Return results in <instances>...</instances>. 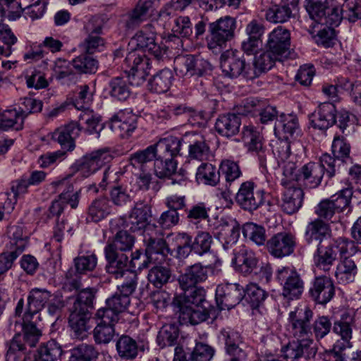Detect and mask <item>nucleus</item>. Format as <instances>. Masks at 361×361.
Listing matches in <instances>:
<instances>
[{
    "instance_id": "obj_9",
    "label": "nucleus",
    "mask_w": 361,
    "mask_h": 361,
    "mask_svg": "<svg viewBox=\"0 0 361 361\" xmlns=\"http://www.w3.org/2000/svg\"><path fill=\"white\" fill-rule=\"evenodd\" d=\"M361 16V7L356 0H345L341 7H329L322 16L317 23L326 27H337L343 18L355 22Z\"/></svg>"
},
{
    "instance_id": "obj_41",
    "label": "nucleus",
    "mask_w": 361,
    "mask_h": 361,
    "mask_svg": "<svg viewBox=\"0 0 361 361\" xmlns=\"http://www.w3.org/2000/svg\"><path fill=\"white\" fill-rule=\"evenodd\" d=\"M357 274V267L355 261L345 257L341 259L336 267L335 277L341 284H348L355 281Z\"/></svg>"
},
{
    "instance_id": "obj_33",
    "label": "nucleus",
    "mask_w": 361,
    "mask_h": 361,
    "mask_svg": "<svg viewBox=\"0 0 361 361\" xmlns=\"http://www.w3.org/2000/svg\"><path fill=\"white\" fill-rule=\"evenodd\" d=\"M303 199L304 192L300 187L286 185L282 197L281 209L286 214H293L302 207Z\"/></svg>"
},
{
    "instance_id": "obj_21",
    "label": "nucleus",
    "mask_w": 361,
    "mask_h": 361,
    "mask_svg": "<svg viewBox=\"0 0 361 361\" xmlns=\"http://www.w3.org/2000/svg\"><path fill=\"white\" fill-rule=\"evenodd\" d=\"M297 342L288 344L281 350V356L286 360H295L301 357L305 361H313L317 353V348L314 345L312 337L297 339Z\"/></svg>"
},
{
    "instance_id": "obj_43",
    "label": "nucleus",
    "mask_w": 361,
    "mask_h": 361,
    "mask_svg": "<svg viewBox=\"0 0 361 361\" xmlns=\"http://www.w3.org/2000/svg\"><path fill=\"white\" fill-rule=\"evenodd\" d=\"M154 145L148 146L146 149L138 150L129 156V164L134 168L145 171L148 164L152 163L157 157Z\"/></svg>"
},
{
    "instance_id": "obj_49",
    "label": "nucleus",
    "mask_w": 361,
    "mask_h": 361,
    "mask_svg": "<svg viewBox=\"0 0 361 361\" xmlns=\"http://www.w3.org/2000/svg\"><path fill=\"white\" fill-rule=\"evenodd\" d=\"M129 82L121 77H116L109 82V93L110 96L118 101H126L131 94Z\"/></svg>"
},
{
    "instance_id": "obj_53",
    "label": "nucleus",
    "mask_w": 361,
    "mask_h": 361,
    "mask_svg": "<svg viewBox=\"0 0 361 361\" xmlns=\"http://www.w3.org/2000/svg\"><path fill=\"white\" fill-rule=\"evenodd\" d=\"M96 290L92 288H83L80 290L75 298H71L73 300L72 307L80 310V311L90 312L93 307V301L95 298Z\"/></svg>"
},
{
    "instance_id": "obj_11",
    "label": "nucleus",
    "mask_w": 361,
    "mask_h": 361,
    "mask_svg": "<svg viewBox=\"0 0 361 361\" xmlns=\"http://www.w3.org/2000/svg\"><path fill=\"white\" fill-rule=\"evenodd\" d=\"M312 317L313 312L308 306L296 307L288 314L289 333L296 339L312 337Z\"/></svg>"
},
{
    "instance_id": "obj_3",
    "label": "nucleus",
    "mask_w": 361,
    "mask_h": 361,
    "mask_svg": "<svg viewBox=\"0 0 361 361\" xmlns=\"http://www.w3.org/2000/svg\"><path fill=\"white\" fill-rule=\"evenodd\" d=\"M352 195L353 188L347 187L330 198L322 200L315 207V214L319 217L317 219L337 221L339 214L349 207Z\"/></svg>"
},
{
    "instance_id": "obj_26",
    "label": "nucleus",
    "mask_w": 361,
    "mask_h": 361,
    "mask_svg": "<svg viewBox=\"0 0 361 361\" xmlns=\"http://www.w3.org/2000/svg\"><path fill=\"white\" fill-rule=\"evenodd\" d=\"M106 264V271L115 279L124 277L128 272H133L128 268L129 257L128 254L117 253L104 250Z\"/></svg>"
},
{
    "instance_id": "obj_13",
    "label": "nucleus",
    "mask_w": 361,
    "mask_h": 361,
    "mask_svg": "<svg viewBox=\"0 0 361 361\" xmlns=\"http://www.w3.org/2000/svg\"><path fill=\"white\" fill-rule=\"evenodd\" d=\"M124 62L130 68L126 72L128 73L130 84L135 86L143 84L152 68L150 59L144 54L133 51L127 54Z\"/></svg>"
},
{
    "instance_id": "obj_29",
    "label": "nucleus",
    "mask_w": 361,
    "mask_h": 361,
    "mask_svg": "<svg viewBox=\"0 0 361 361\" xmlns=\"http://www.w3.org/2000/svg\"><path fill=\"white\" fill-rule=\"evenodd\" d=\"M51 297V292L45 288H32L27 296V305L24 314L25 319H32L33 315L42 310Z\"/></svg>"
},
{
    "instance_id": "obj_36",
    "label": "nucleus",
    "mask_w": 361,
    "mask_h": 361,
    "mask_svg": "<svg viewBox=\"0 0 361 361\" xmlns=\"http://www.w3.org/2000/svg\"><path fill=\"white\" fill-rule=\"evenodd\" d=\"M74 70L73 61L62 59H57L52 68L53 75L63 84H74L78 81L79 76Z\"/></svg>"
},
{
    "instance_id": "obj_46",
    "label": "nucleus",
    "mask_w": 361,
    "mask_h": 361,
    "mask_svg": "<svg viewBox=\"0 0 361 361\" xmlns=\"http://www.w3.org/2000/svg\"><path fill=\"white\" fill-rule=\"evenodd\" d=\"M8 236L10 239L8 249L21 254L27 244V238L23 235V228L20 225H13L8 228Z\"/></svg>"
},
{
    "instance_id": "obj_56",
    "label": "nucleus",
    "mask_w": 361,
    "mask_h": 361,
    "mask_svg": "<svg viewBox=\"0 0 361 361\" xmlns=\"http://www.w3.org/2000/svg\"><path fill=\"white\" fill-rule=\"evenodd\" d=\"M173 35L169 36L171 40L180 37L188 38L192 34V27L190 18L187 16H180L174 20V25L172 27Z\"/></svg>"
},
{
    "instance_id": "obj_51",
    "label": "nucleus",
    "mask_w": 361,
    "mask_h": 361,
    "mask_svg": "<svg viewBox=\"0 0 361 361\" xmlns=\"http://www.w3.org/2000/svg\"><path fill=\"white\" fill-rule=\"evenodd\" d=\"M188 156L191 159L207 161L212 157V152L205 139L199 136L189 145Z\"/></svg>"
},
{
    "instance_id": "obj_12",
    "label": "nucleus",
    "mask_w": 361,
    "mask_h": 361,
    "mask_svg": "<svg viewBox=\"0 0 361 361\" xmlns=\"http://www.w3.org/2000/svg\"><path fill=\"white\" fill-rule=\"evenodd\" d=\"M276 279L283 286L282 295L288 300L298 299L304 291L305 283L293 268L283 267L276 271Z\"/></svg>"
},
{
    "instance_id": "obj_20",
    "label": "nucleus",
    "mask_w": 361,
    "mask_h": 361,
    "mask_svg": "<svg viewBox=\"0 0 361 361\" xmlns=\"http://www.w3.org/2000/svg\"><path fill=\"white\" fill-rule=\"evenodd\" d=\"M266 49L283 60L288 59L290 56V31L282 26L273 30L268 35Z\"/></svg>"
},
{
    "instance_id": "obj_48",
    "label": "nucleus",
    "mask_w": 361,
    "mask_h": 361,
    "mask_svg": "<svg viewBox=\"0 0 361 361\" xmlns=\"http://www.w3.org/2000/svg\"><path fill=\"white\" fill-rule=\"evenodd\" d=\"M197 181L200 183L215 186L219 182L220 172L212 164L202 163L196 173Z\"/></svg>"
},
{
    "instance_id": "obj_45",
    "label": "nucleus",
    "mask_w": 361,
    "mask_h": 361,
    "mask_svg": "<svg viewBox=\"0 0 361 361\" xmlns=\"http://www.w3.org/2000/svg\"><path fill=\"white\" fill-rule=\"evenodd\" d=\"M173 79V75L170 69H162L149 81V89L151 92L158 94L166 92L172 84Z\"/></svg>"
},
{
    "instance_id": "obj_39",
    "label": "nucleus",
    "mask_w": 361,
    "mask_h": 361,
    "mask_svg": "<svg viewBox=\"0 0 361 361\" xmlns=\"http://www.w3.org/2000/svg\"><path fill=\"white\" fill-rule=\"evenodd\" d=\"M6 361H30L33 360L22 341L21 334H17L8 344L6 355Z\"/></svg>"
},
{
    "instance_id": "obj_35",
    "label": "nucleus",
    "mask_w": 361,
    "mask_h": 361,
    "mask_svg": "<svg viewBox=\"0 0 361 361\" xmlns=\"http://www.w3.org/2000/svg\"><path fill=\"white\" fill-rule=\"evenodd\" d=\"M205 293V290L201 286H195L190 288L189 290H184L183 294H180L174 298L173 305L176 307L204 305L207 303Z\"/></svg>"
},
{
    "instance_id": "obj_30",
    "label": "nucleus",
    "mask_w": 361,
    "mask_h": 361,
    "mask_svg": "<svg viewBox=\"0 0 361 361\" xmlns=\"http://www.w3.org/2000/svg\"><path fill=\"white\" fill-rule=\"evenodd\" d=\"M329 233V224L321 219H315L307 224L305 233V240L309 245L319 246L324 243Z\"/></svg>"
},
{
    "instance_id": "obj_17",
    "label": "nucleus",
    "mask_w": 361,
    "mask_h": 361,
    "mask_svg": "<svg viewBox=\"0 0 361 361\" xmlns=\"http://www.w3.org/2000/svg\"><path fill=\"white\" fill-rule=\"evenodd\" d=\"M264 190L255 189L252 181L243 183L235 195V201L238 206L245 211L252 212L264 203Z\"/></svg>"
},
{
    "instance_id": "obj_4",
    "label": "nucleus",
    "mask_w": 361,
    "mask_h": 361,
    "mask_svg": "<svg viewBox=\"0 0 361 361\" xmlns=\"http://www.w3.org/2000/svg\"><path fill=\"white\" fill-rule=\"evenodd\" d=\"M209 262H197L188 266L183 274L179 275L178 281L183 290H189L190 288L204 283L208 278V271H213L221 265V259L214 254L209 255Z\"/></svg>"
},
{
    "instance_id": "obj_60",
    "label": "nucleus",
    "mask_w": 361,
    "mask_h": 361,
    "mask_svg": "<svg viewBox=\"0 0 361 361\" xmlns=\"http://www.w3.org/2000/svg\"><path fill=\"white\" fill-rule=\"evenodd\" d=\"M178 327L175 324H164L157 335V342L161 348L171 346L176 343L178 337Z\"/></svg>"
},
{
    "instance_id": "obj_40",
    "label": "nucleus",
    "mask_w": 361,
    "mask_h": 361,
    "mask_svg": "<svg viewBox=\"0 0 361 361\" xmlns=\"http://www.w3.org/2000/svg\"><path fill=\"white\" fill-rule=\"evenodd\" d=\"M134 243V236L126 231L121 230L116 233L112 241H108L104 250L128 255V252L132 250Z\"/></svg>"
},
{
    "instance_id": "obj_5",
    "label": "nucleus",
    "mask_w": 361,
    "mask_h": 361,
    "mask_svg": "<svg viewBox=\"0 0 361 361\" xmlns=\"http://www.w3.org/2000/svg\"><path fill=\"white\" fill-rule=\"evenodd\" d=\"M236 23L233 18L224 16L209 24L207 47L213 51H220L234 37Z\"/></svg>"
},
{
    "instance_id": "obj_61",
    "label": "nucleus",
    "mask_w": 361,
    "mask_h": 361,
    "mask_svg": "<svg viewBox=\"0 0 361 361\" xmlns=\"http://www.w3.org/2000/svg\"><path fill=\"white\" fill-rule=\"evenodd\" d=\"M73 264L75 271L80 274H86L94 270L97 264V257L94 253L86 252L74 258Z\"/></svg>"
},
{
    "instance_id": "obj_57",
    "label": "nucleus",
    "mask_w": 361,
    "mask_h": 361,
    "mask_svg": "<svg viewBox=\"0 0 361 361\" xmlns=\"http://www.w3.org/2000/svg\"><path fill=\"white\" fill-rule=\"evenodd\" d=\"M267 295V293L256 283H250L245 289L244 298L253 309L259 307Z\"/></svg>"
},
{
    "instance_id": "obj_64",
    "label": "nucleus",
    "mask_w": 361,
    "mask_h": 361,
    "mask_svg": "<svg viewBox=\"0 0 361 361\" xmlns=\"http://www.w3.org/2000/svg\"><path fill=\"white\" fill-rule=\"evenodd\" d=\"M177 162L174 159L157 157L154 162V172L159 178H169L175 173Z\"/></svg>"
},
{
    "instance_id": "obj_52",
    "label": "nucleus",
    "mask_w": 361,
    "mask_h": 361,
    "mask_svg": "<svg viewBox=\"0 0 361 361\" xmlns=\"http://www.w3.org/2000/svg\"><path fill=\"white\" fill-rule=\"evenodd\" d=\"M242 233L245 238L259 246L264 245L267 241L264 227L253 222L245 223L242 227Z\"/></svg>"
},
{
    "instance_id": "obj_14",
    "label": "nucleus",
    "mask_w": 361,
    "mask_h": 361,
    "mask_svg": "<svg viewBox=\"0 0 361 361\" xmlns=\"http://www.w3.org/2000/svg\"><path fill=\"white\" fill-rule=\"evenodd\" d=\"M242 139L248 152L257 157L260 167L266 170L271 152L263 143L259 132L252 126H245L243 128Z\"/></svg>"
},
{
    "instance_id": "obj_25",
    "label": "nucleus",
    "mask_w": 361,
    "mask_h": 361,
    "mask_svg": "<svg viewBox=\"0 0 361 361\" xmlns=\"http://www.w3.org/2000/svg\"><path fill=\"white\" fill-rule=\"evenodd\" d=\"M153 232L157 234L156 231L144 234L143 241L148 257L152 263L156 264L164 261L171 250L166 241L161 237L154 235Z\"/></svg>"
},
{
    "instance_id": "obj_23",
    "label": "nucleus",
    "mask_w": 361,
    "mask_h": 361,
    "mask_svg": "<svg viewBox=\"0 0 361 361\" xmlns=\"http://www.w3.org/2000/svg\"><path fill=\"white\" fill-rule=\"evenodd\" d=\"M356 326L355 314L348 312L343 313L339 319L334 321L332 326L333 332L341 338L342 342L338 341L334 345V349L342 350L350 347V340L353 336V328Z\"/></svg>"
},
{
    "instance_id": "obj_16",
    "label": "nucleus",
    "mask_w": 361,
    "mask_h": 361,
    "mask_svg": "<svg viewBox=\"0 0 361 361\" xmlns=\"http://www.w3.org/2000/svg\"><path fill=\"white\" fill-rule=\"evenodd\" d=\"M152 216L151 207L143 202H135L126 221V227L132 232L142 231L144 234L156 231L157 226L149 224Z\"/></svg>"
},
{
    "instance_id": "obj_22",
    "label": "nucleus",
    "mask_w": 361,
    "mask_h": 361,
    "mask_svg": "<svg viewBox=\"0 0 361 361\" xmlns=\"http://www.w3.org/2000/svg\"><path fill=\"white\" fill-rule=\"evenodd\" d=\"M309 297L315 303L325 305L335 295V286L333 280L326 276L314 278L308 290Z\"/></svg>"
},
{
    "instance_id": "obj_2",
    "label": "nucleus",
    "mask_w": 361,
    "mask_h": 361,
    "mask_svg": "<svg viewBox=\"0 0 361 361\" xmlns=\"http://www.w3.org/2000/svg\"><path fill=\"white\" fill-rule=\"evenodd\" d=\"M357 252L354 241L344 237L334 240L328 244L317 246L313 255L315 267L324 271H329L337 259V254L352 255Z\"/></svg>"
},
{
    "instance_id": "obj_37",
    "label": "nucleus",
    "mask_w": 361,
    "mask_h": 361,
    "mask_svg": "<svg viewBox=\"0 0 361 361\" xmlns=\"http://www.w3.org/2000/svg\"><path fill=\"white\" fill-rule=\"evenodd\" d=\"M180 140L174 136L160 139L154 145L157 157L164 159H174L180 150Z\"/></svg>"
},
{
    "instance_id": "obj_32",
    "label": "nucleus",
    "mask_w": 361,
    "mask_h": 361,
    "mask_svg": "<svg viewBox=\"0 0 361 361\" xmlns=\"http://www.w3.org/2000/svg\"><path fill=\"white\" fill-rule=\"evenodd\" d=\"M68 317L69 326L74 334V336L82 340L87 335V323L90 319V312L80 311V310L69 307Z\"/></svg>"
},
{
    "instance_id": "obj_24",
    "label": "nucleus",
    "mask_w": 361,
    "mask_h": 361,
    "mask_svg": "<svg viewBox=\"0 0 361 361\" xmlns=\"http://www.w3.org/2000/svg\"><path fill=\"white\" fill-rule=\"evenodd\" d=\"M336 117L335 105L331 102H324L309 115V120L314 128L326 130L336 123Z\"/></svg>"
},
{
    "instance_id": "obj_19",
    "label": "nucleus",
    "mask_w": 361,
    "mask_h": 361,
    "mask_svg": "<svg viewBox=\"0 0 361 361\" xmlns=\"http://www.w3.org/2000/svg\"><path fill=\"white\" fill-rule=\"evenodd\" d=\"M245 288L239 283H226L216 289V302L219 310H230L244 298Z\"/></svg>"
},
{
    "instance_id": "obj_18",
    "label": "nucleus",
    "mask_w": 361,
    "mask_h": 361,
    "mask_svg": "<svg viewBox=\"0 0 361 361\" xmlns=\"http://www.w3.org/2000/svg\"><path fill=\"white\" fill-rule=\"evenodd\" d=\"M297 238L290 231H282L273 235L266 243L269 253L275 258L281 259L294 252Z\"/></svg>"
},
{
    "instance_id": "obj_47",
    "label": "nucleus",
    "mask_w": 361,
    "mask_h": 361,
    "mask_svg": "<svg viewBox=\"0 0 361 361\" xmlns=\"http://www.w3.org/2000/svg\"><path fill=\"white\" fill-rule=\"evenodd\" d=\"M118 355L123 359L133 360L138 353L139 346L135 340L127 335L121 336L116 342Z\"/></svg>"
},
{
    "instance_id": "obj_6",
    "label": "nucleus",
    "mask_w": 361,
    "mask_h": 361,
    "mask_svg": "<svg viewBox=\"0 0 361 361\" xmlns=\"http://www.w3.org/2000/svg\"><path fill=\"white\" fill-rule=\"evenodd\" d=\"M221 68L224 75L231 78L243 76L252 80L256 78L252 67L246 63L243 54L238 50H227L221 54Z\"/></svg>"
},
{
    "instance_id": "obj_38",
    "label": "nucleus",
    "mask_w": 361,
    "mask_h": 361,
    "mask_svg": "<svg viewBox=\"0 0 361 361\" xmlns=\"http://www.w3.org/2000/svg\"><path fill=\"white\" fill-rule=\"evenodd\" d=\"M112 211L109 200L106 197L94 199L89 205L87 211V219L93 222H99L106 219Z\"/></svg>"
},
{
    "instance_id": "obj_10",
    "label": "nucleus",
    "mask_w": 361,
    "mask_h": 361,
    "mask_svg": "<svg viewBox=\"0 0 361 361\" xmlns=\"http://www.w3.org/2000/svg\"><path fill=\"white\" fill-rule=\"evenodd\" d=\"M112 159L109 151L98 149L87 153L76 160L71 169L73 173L79 172L83 177H89Z\"/></svg>"
},
{
    "instance_id": "obj_34",
    "label": "nucleus",
    "mask_w": 361,
    "mask_h": 361,
    "mask_svg": "<svg viewBox=\"0 0 361 361\" xmlns=\"http://www.w3.org/2000/svg\"><path fill=\"white\" fill-rule=\"evenodd\" d=\"M137 128L136 118L134 115L127 116L119 112L113 116L110 121V128L122 138L128 137Z\"/></svg>"
},
{
    "instance_id": "obj_27",
    "label": "nucleus",
    "mask_w": 361,
    "mask_h": 361,
    "mask_svg": "<svg viewBox=\"0 0 361 361\" xmlns=\"http://www.w3.org/2000/svg\"><path fill=\"white\" fill-rule=\"evenodd\" d=\"M80 130V124L71 122L56 128L53 132L51 138L60 145L62 149L71 152L75 147V140L79 136Z\"/></svg>"
},
{
    "instance_id": "obj_62",
    "label": "nucleus",
    "mask_w": 361,
    "mask_h": 361,
    "mask_svg": "<svg viewBox=\"0 0 361 361\" xmlns=\"http://www.w3.org/2000/svg\"><path fill=\"white\" fill-rule=\"evenodd\" d=\"M98 354L93 345L81 344L71 350L69 361H95Z\"/></svg>"
},
{
    "instance_id": "obj_15",
    "label": "nucleus",
    "mask_w": 361,
    "mask_h": 361,
    "mask_svg": "<svg viewBox=\"0 0 361 361\" xmlns=\"http://www.w3.org/2000/svg\"><path fill=\"white\" fill-rule=\"evenodd\" d=\"M211 69L210 63L198 56H181L174 61V70L181 77H201Z\"/></svg>"
},
{
    "instance_id": "obj_44",
    "label": "nucleus",
    "mask_w": 361,
    "mask_h": 361,
    "mask_svg": "<svg viewBox=\"0 0 361 361\" xmlns=\"http://www.w3.org/2000/svg\"><path fill=\"white\" fill-rule=\"evenodd\" d=\"M62 348L55 340H50L42 344L36 353L33 354V359L37 361H56L62 355Z\"/></svg>"
},
{
    "instance_id": "obj_50",
    "label": "nucleus",
    "mask_w": 361,
    "mask_h": 361,
    "mask_svg": "<svg viewBox=\"0 0 361 361\" xmlns=\"http://www.w3.org/2000/svg\"><path fill=\"white\" fill-rule=\"evenodd\" d=\"M276 61H283L279 56H275L268 49L261 53L259 56H255L253 63V71L256 73L257 78L262 73L270 70L274 65Z\"/></svg>"
},
{
    "instance_id": "obj_55",
    "label": "nucleus",
    "mask_w": 361,
    "mask_h": 361,
    "mask_svg": "<svg viewBox=\"0 0 361 361\" xmlns=\"http://www.w3.org/2000/svg\"><path fill=\"white\" fill-rule=\"evenodd\" d=\"M298 121L295 117L291 115H282L281 119L276 122L274 129L279 132L281 131L284 135V139L288 140L295 134L298 133Z\"/></svg>"
},
{
    "instance_id": "obj_31",
    "label": "nucleus",
    "mask_w": 361,
    "mask_h": 361,
    "mask_svg": "<svg viewBox=\"0 0 361 361\" xmlns=\"http://www.w3.org/2000/svg\"><path fill=\"white\" fill-rule=\"evenodd\" d=\"M240 126V116L228 113L219 116L215 123V130L220 135L228 138L239 133Z\"/></svg>"
},
{
    "instance_id": "obj_1",
    "label": "nucleus",
    "mask_w": 361,
    "mask_h": 361,
    "mask_svg": "<svg viewBox=\"0 0 361 361\" xmlns=\"http://www.w3.org/2000/svg\"><path fill=\"white\" fill-rule=\"evenodd\" d=\"M325 171L329 178L334 177L336 172V159L327 153L322 155L319 163L310 161L301 167L298 183L305 188H316L321 184Z\"/></svg>"
},
{
    "instance_id": "obj_42",
    "label": "nucleus",
    "mask_w": 361,
    "mask_h": 361,
    "mask_svg": "<svg viewBox=\"0 0 361 361\" xmlns=\"http://www.w3.org/2000/svg\"><path fill=\"white\" fill-rule=\"evenodd\" d=\"M232 264L238 267L243 274H248L256 268L257 259L251 250L242 247L237 252H234Z\"/></svg>"
},
{
    "instance_id": "obj_58",
    "label": "nucleus",
    "mask_w": 361,
    "mask_h": 361,
    "mask_svg": "<svg viewBox=\"0 0 361 361\" xmlns=\"http://www.w3.org/2000/svg\"><path fill=\"white\" fill-rule=\"evenodd\" d=\"M72 61L73 66L78 75L81 73H95L98 69V61L87 54H81Z\"/></svg>"
},
{
    "instance_id": "obj_8",
    "label": "nucleus",
    "mask_w": 361,
    "mask_h": 361,
    "mask_svg": "<svg viewBox=\"0 0 361 361\" xmlns=\"http://www.w3.org/2000/svg\"><path fill=\"white\" fill-rule=\"evenodd\" d=\"M157 35L155 22L151 21L135 32L130 42L159 60L166 54V49L157 42Z\"/></svg>"
},
{
    "instance_id": "obj_7",
    "label": "nucleus",
    "mask_w": 361,
    "mask_h": 361,
    "mask_svg": "<svg viewBox=\"0 0 361 361\" xmlns=\"http://www.w3.org/2000/svg\"><path fill=\"white\" fill-rule=\"evenodd\" d=\"M159 1L139 0L133 8L121 16L118 20L120 30L126 35L139 27L150 17L154 4Z\"/></svg>"
},
{
    "instance_id": "obj_59",
    "label": "nucleus",
    "mask_w": 361,
    "mask_h": 361,
    "mask_svg": "<svg viewBox=\"0 0 361 361\" xmlns=\"http://www.w3.org/2000/svg\"><path fill=\"white\" fill-rule=\"evenodd\" d=\"M331 148L334 154L332 157L336 159V166H337L336 163L339 161L343 162L352 161L350 157V145L344 137L336 136L333 140Z\"/></svg>"
},
{
    "instance_id": "obj_28",
    "label": "nucleus",
    "mask_w": 361,
    "mask_h": 361,
    "mask_svg": "<svg viewBox=\"0 0 361 361\" xmlns=\"http://www.w3.org/2000/svg\"><path fill=\"white\" fill-rule=\"evenodd\" d=\"M180 318L192 325L206 321L208 318H215L217 315L214 307L208 309L205 305L177 307Z\"/></svg>"
},
{
    "instance_id": "obj_63",
    "label": "nucleus",
    "mask_w": 361,
    "mask_h": 361,
    "mask_svg": "<svg viewBox=\"0 0 361 361\" xmlns=\"http://www.w3.org/2000/svg\"><path fill=\"white\" fill-rule=\"evenodd\" d=\"M292 11L288 6L274 5L266 11L265 18L272 23H283L288 20Z\"/></svg>"
},
{
    "instance_id": "obj_54",
    "label": "nucleus",
    "mask_w": 361,
    "mask_h": 361,
    "mask_svg": "<svg viewBox=\"0 0 361 361\" xmlns=\"http://www.w3.org/2000/svg\"><path fill=\"white\" fill-rule=\"evenodd\" d=\"M147 278L154 286L161 288L169 282L171 270L167 267L156 265L149 269Z\"/></svg>"
}]
</instances>
